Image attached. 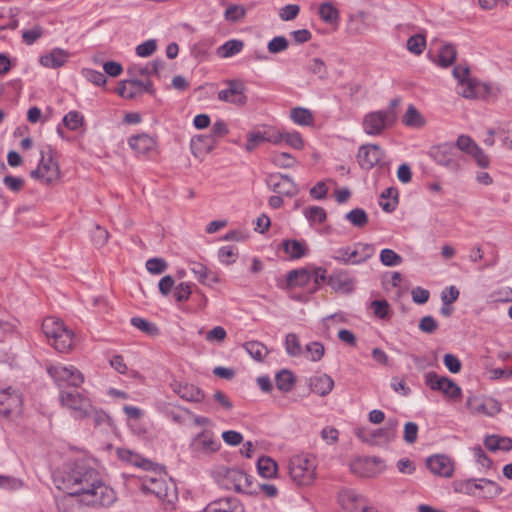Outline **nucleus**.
<instances>
[{"instance_id":"f257e3e1","label":"nucleus","mask_w":512,"mask_h":512,"mask_svg":"<svg viewBox=\"0 0 512 512\" xmlns=\"http://www.w3.org/2000/svg\"><path fill=\"white\" fill-rule=\"evenodd\" d=\"M53 480L65 496L78 497L85 506L108 508L117 500L115 491L104 483L100 473L83 460L65 463L54 472Z\"/></svg>"},{"instance_id":"f03ea898","label":"nucleus","mask_w":512,"mask_h":512,"mask_svg":"<svg viewBox=\"0 0 512 512\" xmlns=\"http://www.w3.org/2000/svg\"><path fill=\"white\" fill-rule=\"evenodd\" d=\"M42 330L50 344L60 353H68L74 344V333L64 323L55 318L47 317L42 323Z\"/></svg>"},{"instance_id":"7ed1b4c3","label":"nucleus","mask_w":512,"mask_h":512,"mask_svg":"<svg viewBox=\"0 0 512 512\" xmlns=\"http://www.w3.org/2000/svg\"><path fill=\"white\" fill-rule=\"evenodd\" d=\"M291 479L298 485H310L316 477V462L312 455H293L288 464Z\"/></svg>"},{"instance_id":"20e7f679","label":"nucleus","mask_w":512,"mask_h":512,"mask_svg":"<svg viewBox=\"0 0 512 512\" xmlns=\"http://www.w3.org/2000/svg\"><path fill=\"white\" fill-rule=\"evenodd\" d=\"M41 159L37 169L30 175L32 178L40 180L46 185L54 184L60 179V169L57 162L53 159V150L47 145L40 151Z\"/></svg>"},{"instance_id":"39448f33","label":"nucleus","mask_w":512,"mask_h":512,"mask_svg":"<svg viewBox=\"0 0 512 512\" xmlns=\"http://www.w3.org/2000/svg\"><path fill=\"white\" fill-rule=\"evenodd\" d=\"M429 154L437 164L452 172L461 169L463 156L452 143L435 145L431 147Z\"/></svg>"},{"instance_id":"423d86ee","label":"nucleus","mask_w":512,"mask_h":512,"mask_svg":"<svg viewBox=\"0 0 512 512\" xmlns=\"http://www.w3.org/2000/svg\"><path fill=\"white\" fill-rule=\"evenodd\" d=\"M219 484L224 489L238 493H257V490L252 487L251 476L236 468L226 469L219 477Z\"/></svg>"},{"instance_id":"0eeeda50","label":"nucleus","mask_w":512,"mask_h":512,"mask_svg":"<svg viewBox=\"0 0 512 512\" xmlns=\"http://www.w3.org/2000/svg\"><path fill=\"white\" fill-rule=\"evenodd\" d=\"M396 120L397 115L393 114L392 111H372L363 117L362 127L367 135L378 136L394 125Z\"/></svg>"},{"instance_id":"6e6552de","label":"nucleus","mask_w":512,"mask_h":512,"mask_svg":"<svg viewBox=\"0 0 512 512\" xmlns=\"http://www.w3.org/2000/svg\"><path fill=\"white\" fill-rule=\"evenodd\" d=\"M46 369L59 388L65 386L78 388L84 382L83 374L72 365L51 364Z\"/></svg>"},{"instance_id":"1a4fd4ad","label":"nucleus","mask_w":512,"mask_h":512,"mask_svg":"<svg viewBox=\"0 0 512 512\" xmlns=\"http://www.w3.org/2000/svg\"><path fill=\"white\" fill-rule=\"evenodd\" d=\"M62 406L68 408L75 418H85L92 412L90 399L77 390L60 392Z\"/></svg>"},{"instance_id":"9d476101","label":"nucleus","mask_w":512,"mask_h":512,"mask_svg":"<svg viewBox=\"0 0 512 512\" xmlns=\"http://www.w3.org/2000/svg\"><path fill=\"white\" fill-rule=\"evenodd\" d=\"M221 448V442L211 430H203L195 435L189 449L193 457L201 458L217 452Z\"/></svg>"},{"instance_id":"9b49d317","label":"nucleus","mask_w":512,"mask_h":512,"mask_svg":"<svg viewBox=\"0 0 512 512\" xmlns=\"http://www.w3.org/2000/svg\"><path fill=\"white\" fill-rule=\"evenodd\" d=\"M425 384L434 391H440L451 399L461 397V388L446 376H439L436 372H428L425 375Z\"/></svg>"},{"instance_id":"f8f14e48","label":"nucleus","mask_w":512,"mask_h":512,"mask_svg":"<svg viewBox=\"0 0 512 512\" xmlns=\"http://www.w3.org/2000/svg\"><path fill=\"white\" fill-rule=\"evenodd\" d=\"M22 394L18 389L0 388V415L8 417L19 414L22 409Z\"/></svg>"},{"instance_id":"ddd939ff","label":"nucleus","mask_w":512,"mask_h":512,"mask_svg":"<svg viewBox=\"0 0 512 512\" xmlns=\"http://www.w3.org/2000/svg\"><path fill=\"white\" fill-rule=\"evenodd\" d=\"M143 487L160 500L168 503H172L177 498L175 486L163 478L149 477L145 479Z\"/></svg>"},{"instance_id":"4468645a","label":"nucleus","mask_w":512,"mask_h":512,"mask_svg":"<svg viewBox=\"0 0 512 512\" xmlns=\"http://www.w3.org/2000/svg\"><path fill=\"white\" fill-rule=\"evenodd\" d=\"M227 88L218 92V99L238 106L245 105L247 96L246 87L241 80L232 79L226 82Z\"/></svg>"},{"instance_id":"2eb2a0df","label":"nucleus","mask_w":512,"mask_h":512,"mask_svg":"<svg viewBox=\"0 0 512 512\" xmlns=\"http://www.w3.org/2000/svg\"><path fill=\"white\" fill-rule=\"evenodd\" d=\"M266 184L275 193L293 197L298 193L295 182L287 175L272 173L266 177Z\"/></svg>"},{"instance_id":"dca6fc26","label":"nucleus","mask_w":512,"mask_h":512,"mask_svg":"<svg viewBox=\"0 0 512 512\" xmlns=\"http://www.w3.org/2000/svg\"><path fill=\"white\" fill-rule=\"evenodd\" d=\"M384 156L383 150L376 144H366L359 148L357 159L361 168L370 170L380 163Z\"/></svg>"},{"instance_id":"f3484780","label":"nucleus","mask_w":512,"mask_h":512,"mask_svg":"<svg viewBox=\"0 0 512 512\" xmlns=\"http://www.w3.org/2000/svg\"><path fill=\"white\" fill-rule=\"evenodd\" d=\"M426 464L431 473L440 477L450 478L454 473V463L445 455L430 456Z\"/></svg>"},{"instance_id":"a211bd4d","label":"nucleus","mask_w":512,"mask_h":512,"mask_svg":"<svg viewBox=\"0 0 512 512\" xmlns=\"http://www.w3.org/2000/svg\"><path fill=\"white\" fill-rule=\"evenodd\" d=\"M338 501L347 512H357L366 509L364 498L352 489L342 490L338 495Z\"/></svg>"},{"instance_id":"6ab92c4d","label":"nucleus","mask_w":512,"mask_h":512,"mask_svg":"<svg viewBox=\"0 0 512 512\" xmlns=\"http://www.w3.org/2000/svg\"><path fill=\"white\" fill-rule=\"evenodd\" d=\"M130 148L138 155H147L156 148V139L146 133L133 135L128 139Z\"/></svg>"},{"instance_id":"aec40b11","label":"nucleus","mask_w":512,"mask_h":512,"mask_svg":"<svg viewBox=\"0 0 512 512\" xmlns=\"http://www.w3.org/2000/svg\"><path fill=\"white\" fill-rule=\"evenodd\" d=\"M466 405L471 413L474 414H485V415H493L500 411L499 404L493 400H482L476 396H471L467 399Z\"/></svg>"},{"instance_id":"412c9836","label":"nucleus","mask_w":512,"mask_h":512,"mask_svg":"<svg viewBox=\"0 0 512 512\" xmlns=\"http://www.w3.org/2000/svg\"><path fill=\"white\" fill-rule=\"evenodd\" d=\"M215 145L216 140L210 134L194 136L190 142L191 152L197 158H203L210 153Z\"/></svg>"},{"instance_id":"4be33fe9","label":"nucleus","mask_w":512,"mask_h":512,"mask_svg":"<svg viewBox=\"0 0 512 512\" xmlns=\"http://www.w3.org/2000/svg\"><path fill=\"white\" fill-rule=\"evenodd\" d=\"M203 512H244V509L236 498L226 497L210 502Z\"/></svg>"},{"instance_id":"5701e85b","label":"nucleus","mask_w":512,"mask_h":512,"mask_svg":"<svg viewBox=\"0 0 512 512\" xmlns=\"http://www.w3.org/2000/svg\"><path fill=\"white\" fill-rule=\"evenodd\" d=\"M70 54L61 48H54L48 54L40 57V64L46 68L57 69L62 67L69 59Z\"/></svg>"},{"instance_id":"b1692460","label":"nucleus","mask_w":512,"mask_h":512,"mask_svg":"<svg viewBox=\"0 0 512 512\" xmlns=\"http://www.w3.org/2000/svg\"><path fill=\"white\" fill-rule=\"evenodd\" d=\"M310 390L319 396L328 395L334 388V380L328 374L312 376L309 379Z\"/></svg>"},{"instance_id":"393cba45","label":"nucleus","mask_w":512,"mask_h":512,"mask_svg":"<svg viewBox=\"0 0 512 512\" xmlns=\"http://www.w3.org/2000/svg\"><path fill=\"white\" fill-rule=\"evenodd\" d=\"M282 247L289 258L293 260L300 259L308 253V246L305 241L287 239L282 242Z\"/></svg>"},{"instance_id":"a878e982","label":"nucleus","mask_w":512,"mask_h":512,"mask_svg":"<svg viewBox=\"0 0 512 512\" xmlns=\"http://www.w3.org/2000/svg\"><path fill=\"white\" fill-rule=\"evenodd\" d=\"M377 463H380V461H377L376 458L357 459L351 464V470L361 477H372L376 474L375 466Z\"/></svg>"},{"instance_id":"bb28decb","label":"nucleus","mask_w":512,"mask_h":512,"mask_svg":"<svg viewBox=\"0 0 512 512\" xmlns=\"http://www.w3.org/2000/svg\"><path fill=\"white\" fill-rule=\"evenodd\" d=\"M164 66V62L162 60H154L148 62L144 66L134 65L128 68V73L131 77L141 76H159L160 69Z\"/></svg>"},{"instance_id":"cd10ccee","label":"nucleus","mask_w":512,"mask_h":512,"mask_svg":"<svg viewBox=\"0 0 512 512\" xmlns=\"http://www.w3.org/2000/svg\"><path fill=\"white\" fill-rule=\"evenodd\" d=\"M173 390L176 392L182 399L191 401V402H199L203 399L204 395L202 391L193 384H174Z\"/></svg>"},{"instance_id":"c85d7f7f","label":"nucleus","mask_w":512,"mask_h":512,"mask_svg":"<svg viewBox=\"0 0 512 512\" xmlns=\"http://www.w3.org/2000/svg\"><path fill=\"white\" fill-rule=\"evenodd\" d=\"M352 247L354 265L363 263L375 254V247L368 243H355Z\"/></svg>"},{"instance_id":"c756f323","label":"nucleus","mask_w":512,"mask_h":512,"mask_svg":"<svg viewBox=\"0 0 512 512\" xmlns=\"http://www.w3.org/2000/svg\"><path fill=\"white\" fill-rule=\"evenodd\" d=\"M244 48V42L239 39H231L217 48V55L221 58H230L239 54Z\"/></svg>"},{"instance_id":"7c9ffc66","label":"nucleus","mask_w":512,"mask_h":512,"mask_svg":"<svg viewBox=\"0 0 512 512\" xmlns=\"http://www.w3.org/2000/svg\"><path fill=\"white\" fill-rule=\"evenodd\" d=\"M56 503L60 512H84L82 507L84 504L75 496H62Z\"/></svg>"},{"instance_id":"2f4dec72","label":"nucleus","mask_w":512,"mask_h":512,"mask_svg":"<svg viewBox=\"0 0 512 512\" xmlns=\"http://www.w3.org/2000/svg\"><path fill=\"white\" fill-rule=\"evenodd\" d=\"M291 120L300 126H310L314 123L313 113L304 107L293 108L290 112Z\"/></svg>"},{"instance_id":"473e14b6","label":"nucleus","mask_w":512,"mask_h":512,"mask_svg":"<svg viewBox=\"0 0 512 512\" xmlns=\"http://www.w3.org/2000/svg\"><path fill=\"white\" fill-rule=\"evenodd\" d=\"M402 122L404 125H406L408 127L420 128L425 125L424 117L420 114V112L417 110V108L412 104H410L407 107V110L402 117Z\"/></svg>"},{"instance_id":"72a5a7b5","label":"nucleus","mask_w":512,"mask_h":512,"mask_svg":"<svg viewBox=\"0 0 512 512\" xmlns=\"http://www.w3.org/2000/svg\"><path fill=\"white\" fill-rule=\"evenodd\" d=\"M277 388L284 393L290 392L295 384V377L290 370L283 369L275 376Z\"/></svg>"},{"instance_id":"f704fd0d","label":"nucleus","mask_w":512,"mask_h":512,"mask_svg":"<svg viewBox=\"0 0 512 512\" xmlns=\"http://www.w3.org/2000/svg\"><path fill=\"white\" fill-rule=\"evenodd\" d=\"M502 492L501 487L494 481L481 478L479 479V492L478 496L483 498H494Z\"/></svg>"},{"instance_id":"c9c22d12","label":"nucleus","mask_w":512,"mask_h":512,"mask_svg":"<svg viewBox=\"0 0 512 512\" xmlns=\"http://www.w3.org/2000/svg\"><path fill=\"white\" fill-rule=\"evenodd\" d=\"M277 463L268 456H262L257 461L259 474L264 478H273L277 472Z\"/></svg>"},{"instance_id":"e433bc0d","label":"nucleus","mask_w":512,"mask_h":512,"mask_svg":"<svg viewBox=\"0 0 512 512\" xmlns=\"http://www.w3.org/2000/svg\"><path fill=\"white\" fill-rule=\"evenodd\" d=\"M245 351L256 361H262L268 354L267 347L259 341H248L243 344Z\"/></svg>"},{"instance_id":"4c0bfd02","label":"nucleus","mask_w":512,"mask_h":512,"mask_svg":"<svg viewBox=\"0 0 512 512\" xmlns=\"http://www.w3.org/2000/svg\"><path fill=\"white\" fill-rule=\"evenodd\" d=\"M287 283L290 287L305 286L311 279V273L306 269L291 270L287 274Z\"/></svg>"},{"instance_id":"58836bf2","label":"nucleus","mask_w":512,"mask_h":512,"mask_svg":"<svg viewBox=\"0 0 512 512\" xmlns=\"http://www.w3.org/2000/svg\"><path fill=\"white\" fill-rule=\"evenodd\" d=\"M345 219L356 228H364L368 223V215L362 208H355L345 215Z\"/></svg>"},{"instance_id":"ea45409f","label":"nucleus","mask_w":512,"mask_h":512,"mask_svg":"<svg viewBox=\"0 0 512 512\" xmlns=\"http://www.w3.org/2000/svg\"><path fill=\"white\" fill-rule=\"evenodd\" d=\"M370 308L373 311L375 317L381 320H389L392 315L390 304L387 300H374L370 304Z\"/></svg>"},{"instance_id":"a19ab883","label":"nucleus","mask_w":512,"mask_h":512,"mask_svg":"<svg viewBox=\"0 0 512 512\" xmlns=\"http://www.w3.org/2000/svg\"><path fill=\"white\" fill-rule=\"evenodd\" d=\"M456 54L454 46L450 44L444 45L439 51L438 65L443 68L451 66L456 59Z\"/></svg>"},{"instance_id":"79ce46f5","label":"nucleus","mask_w":512,"mask_h":512,"mask_svg":"<svg viewBox=\"0 0 512 512\" xmlns=\"http://www.w3.org/2000/svg\"><path fill=\"white\" fill-rule=\"evenodd\" d=\"M325 348L322 343L314 341L305 346L304 354L307 359L313 362L320 361L324 356Z\"/></svg>"},{"instance_id":"37998d69","label":"nucleus","mask_w":512,"mask_h":512,"mask_svg":"<svg viewBox=\"0 0 512 512\" xmlns=\"http://www.w3.org/2000/svg\"><path fill=\"white\" fill-rule=\"evenodd\" d=\"M131 325L135 328L141 330L142 332L146 333L149 336H157L159 334L158 327L144 318L141 317H133L130 320Z\"/></svg>"},{"instance_id":"c03bdc74","label":"nucleus","mask_w":512,"mask_h":512,"mask_svg":"<svg viewBox=\"0 0 512 512\" xmlns=\"http://www.w3.org/2000/svg\"><path fill=\"white\" fill-rule=\"evenodd\" d=\"M285 349L289 356L297 357L302 354L300 340L295 333H288L285 337Z\"/></svg>"},{"instance_id":"a18cd8bd","label":"nucleus","mask_w":512,"mask_h":512,"mask_svg":"<svg viewBox=\"0 0 512 512\" xmlns=\"http://www.w3.org/2000/svg\"><path fill=\"white\" fill-rule=\"evenodd\" d=\"M392 197V201H380L379 205L385 212H393L396 209V205L398 203V192L394 188H386L381 193V199L390 198Z\"/></svg>"},{"instance_id":"49530a36","label":"nucleus","mask_w":512,"mask_h":512,"mask_svg":"<svg viewBox=\"0 0 512 512\" xmlns=\"http://www.w3.org/2000/svg\"><path fill=\"white\" fill-rule=\"evenodd\" d=\"M305 69L308 72L317 75L322 80L328 77L327 67L324 61L320 58L311 59L305 66Z\"/></svg>"},{"instance_id":"de8ad7c7","label":"nucleus","mask_w":512,"mask_h":512,"mask_svg":"<svg viewBox=\"0 0 512 512\" xmlns=\"http://www.w3.org/2000/svg\"><path fill=\"white\" fill-rule=\"evenodd\" d=\"M272 163L280 168H292L296 165V160L289 153L274 152L271 154Z\"/></svg>"},{"instance_id":"09e8293b","label":"nucleus","mask_w":512,"mask_h":512,"mask_svg":"<svg viewBox=\"0 0 512 512\" xmlns=\"http://www.w3.org/2000/svg\"><path fill=\"white\" fill-rule=\"evenodd\" d=\"M380 261L384 266L395 267L403 262V258L394 250L385 248L380 252Z\"/></svg>"},{"instance_id":"8fccbe9b","label":"nucleus","mask_w":512,"mask_h":512,"mask_svg":"<svg viewBox=\"0 0 512 512\" xmlns=\"http://www.w3.org/2000/svg\"><path fill=\"white\" fill-rule=\"evenodd\" d=\"M319 15L326 23H333L338 20L339 12L331 3H323L319 7Z\"/></svg>"},{"instance_id":"3c124183","label":"nucleus","mask_w":512,"mask_h":512,"mask_svg":"<svg viewBox=\"0 0 512 512\" xmlns=\"http://www.w3.org/2000/svg\"><path fill=\"white\" fill-rule=\"evenodd\" d=\"M425 47L426 40L421 34H415L407 40V49L415 55H420L424 51Z\"/></svg>"},{"instance_id":"603ef678","label":"nucleus","mask_w":512,"mask_h":512,"mask_svg":"<svg viewBox=\"0 0 512 512\" xmlns=\"http://www.w3.org/2000/svg\"><path fill=\"white\" fill-rule=\"evenodd\" d=\"M352 247L351 246H344L340 247L336 250H334L332 258L344 265L353 264L354 265V259L352 256Z\"/></svg>"},{"instance_id":"864d4df0","label":"nucleus","mask_w":512,"mask_h":512,"mask_svg":"<svg viewBox=\"0 0 512 512\" xmlns=\"http://www.w3.org/2000/svg\"><path fill=\"white\" fill-rule=\"evenodd\" d=\"M304 215L309 222L318 224L325 222L327 217L326 211L319 206H310L309 208L305 209Z\"/></svg>"},{"instance_id":"5fc2aeb1","label":"nucleus","mask_w":512,"mask_h":512,"mask_svg":"<svg viewBox=\"0 0 512 512\" xmlns=\"http://www.w3.org/2000/svg\"><path fill=\"white\" fill-rule=\"evenodd\" d=\"M84 117L78 111H70L68 112L64 118L63 123L69 130H77L79 127L83 125Z\"/></svg>"},{"instance_id":"6e6d98bb","label":"nucleus","mask_w":512,"mask_h":512,"mask_svg":"<svg viewBox=\"0 0 512 512\" xmlns=\"http://www.w3.org/2000/svg\"><path fill=\"white\" fill-rule=\"evenodd\" d=\"M455 147L461 153L471 154L478 147L477 143L468 135H460L456 141Z\"/></svg>"},{"instance_id":"4d7b16f0","label":"nucleus","mask_w":512,"mask_h":512,"mask_svg":"<svg viewBox=\"0 0 512 512\" xmlns=\"http://www.w3.org/2000/svg\"><path fill=\"white\" fill-rule=\"evenodd\" d=\"M245 8L241 5L231 4L227 6L224 17L228 22H237L245 16Z\"/></svg>"},{"instance_id":"13d9d810","label":"nucleus","mask_w":512,"mask_h":512,"mask_svg":"<svg viewBox=\"0 0 512 512\" xmlns=\"http://www.w3.org/2000/svg\"><path fill=\"white\" fill-rule=\"evenodd\" d=\"M190 271L195 275L200 283L205 284L208 276L213 275L205 265L199 262L192 261L189 266Z\"/></svg>"},{"instance_id":"bf43d9fd","label":"nucleus","mask_w":512,"mask_h":512,"mask_svg":"<svg viewBox=\"0 0 512 512\" xmlns=\"http://www.w3.org/2000/svg\"><path fill=\"white\" fill-rule=\"evenodd\" d=\"M44 34V29L36 25L29 30H24L22 32V40L27 45L34 44L38 39H40Z\"/></svg>"},{"instance_id":"052dcab7","label":"nucleus","mask_w":512,"mask_h":512,"mask_svg":"<svg viewBox=\"0 0 512 512\" xmlns=\"http://www.w3.org/2000/svg\"><path fill=\"white\" fill-rule=\"evenodd\" d=\"M117 93L124 98L133 99L138 96L137 91L132 85V78L129 80H123L118 84Z\"/></svg>"},{"instance_id":"680f3d73","label":"nucleus","mask_w":512,"mask_h":512,"mask_svg":"<svg viewBox=\"0 0 512 512\" xmlns=\"http://www.w3.org/2000/svg\"><path fill=\"white\" fill-rule=\"evenodd\" d=\"M218 257L221 263L229 265L236 261L237 251L233 246L221 247L218 251Z\"/></svg>"},{"instance_id":"e2e57ef3","label":"nucleus","mask_w":512,"mask_h":512,"mask_svg":"<svg viewBox=\"0 0 512 512\" xmlns=\"http://www.w3.org/2000/svg\"><path fill=\"white\" fill-rule=\"evenodd\" d=\"M289 46L284 36H276L268 42L267 49L270 53L276 54L285 51Z\"/></svg>"},{"instance_id":"0e129e2a","label":"nucleus","mask_w":512,"mask_h":512,"mask_svg":"<svg viewBox=\"0 0 512 512\" xmlns=\"http://www.w3.org/2000/svg\"><path fill=\"white\" fill-rule=\"evenodd\" d=\"M82 75L84 78H86L89 82L97 85V86H103L106 84V77L105 75L97 70L94 69H83Z\"/></svg>"},{"instance_id":"69168bd1","label":"nucleus","mask_w":512,"mask_h":512,"mask_svg":"<svg viewBox=\"0 0 512 512\" xmlns=\"http://www.w3.org/2000/svg\"><path fill=\"white\" fill-rule=\"evenodd\" d=\"M157 49V42L155 39H149L139 44L136 47V54L139 57H149L151 56Z\"/></svg>"},{"instance_id":"338daca9","label":"nucleus","mask_w":512,"mask_h":512,"mask_svg":"<svg viewBox=\"0 0 512 512\" xmlns=\"http://www.w3.org/2000/svg\"><path fill=\"white\" fill-rule=\"evenodd\" d=\"M167 266V262L163 258H151L146 261V269L155 275L163 273Z\"/></svg>"},{"instance_id":"774afa93","label":"nucleus","mask_w":512,"mask_h":512,"mask_svg":"<svg viewBox=\"0 0 512 512\" xmlns=\"http://www.w3.org/2000/svg\"><path fill=\"white\" fill-rule=\"evenodd\" d=\"M267 142V131L263 132H253L249 135L246 142V150L252 151L254 150L260 143Z\"/></svg>"}]
</instances>
